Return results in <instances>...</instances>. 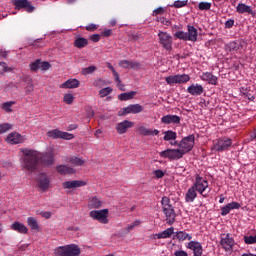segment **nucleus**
Listing matches in <instances>:
<instances>
[{"mask_svg":"<svg viewBox=\"0 0 256 256\" xmlns=\"http://www.w3.org/2000/svg\"><path fill=\"white\" fill-rule=\"evenodd\" d=\"M22 168L28 173H36L39 169V152L31 149L22 150Z\"/></svg>","mask_w":256,"mask_h":256,"instance_id":"obj_1","label":"nucleus"},{"mask_svg":"<svg viewBox=\"0 0 256 256\" xmlns=\"http://www.w3.org/2000/svg\"><path fill=\"white\" fill-rule=\"evenodd\" d=\"M169 203H171V200L168 197H162L161 205L163 213L166 217V223L168 225H173L175 223V217H177V215L175 214V209H173V206Z\"/></svg>","mask_w":256,"mask_h":256,"instance_id":"obj_2","label":"nucleus"},{"mask_svg":"<svg viewBox=\"0 0 256 256\" xmlns=\"http://www.w3.org/2000/svg\"><path fill=\"white\" fill-rule=\"evenodd\" d=\"M55 256H79L81 255V248L78 245L70 244L66 246H59L54 250Z\"/></svg>","mask_w":256,"mask_h":256,"instance_id":"obj_3","label":"nucleus"},{"mask_svg":"<svg viewBox=\"0 0 256 256\" xmlns=\"http://www.w3.org/2000/svg\"><path fill=\"white\" fill-rule=\"evenodd\" d=\"M89 215L92 219H94V221H98L103 225H107V223H109V209L92 210L90 211Z\"/></svg>","mask_w":256,"mask_h":256,"instance_id":"obj_4","label":"nucleus"},{"mask_svg":"<svg viewBox=\"0 0 256 256\" xmlns=\"http://www.w3.org/2000/svg\"><path fill=\"white\" fill-rule=\"evenodd\" d=\"M195 145V135H189L182 139L180 144L178 145L180 147V151L182 152V155H185L186 153H189L193 149Z\"/></svg>","mask_w":256,"mask_h":256,"instance_id":"obj_5","label":"nucleus"},{"mask_svg":"<svg viewBox=\"0 0 256 256\" xmlns=\"http://www.w3.org/2000/svg\"><path fill=\"white\" fill-rule=\"evenodd\" d=\"M195 191H198L199 194L202 195V197H207V194L209 191H207V187H209V183L206 180H203V178L197 176L196 181L192 186Z\"/></svg>","mask_w":256,"mask_h":256,"instance_id":"obj_6","label":"nucleus"},{"mask_svg":"<svg viewBox=\"0 0 256 256\" xmlns=\"http://www.w3.org/2000/svg\"><path fill=\"white\" fill-rule=\"evenodd\" d=\"M47 137H50V139H64L66 141H71L74 136L69 132H63L59 129H54L47 132Z\"/></svg>","mask_w":256,"mask_h":256,"instance_id":"obj_7","label":"nucleus"},{"mask_svg":"<svg viewBox=\"0 0 256 256\" xmlns=\"http://www.w3.org/2000/svg\"><path fill=\"white\" fill-rule=\"evenodd\" d=\"M12 4L18 11L21 9H26L27 13H33L35 11V7L31 5L29 0H12Z\"/></svg>","mask_w":256,"mask_h":256,"instance_id":"obj_8","label":"nucleus"},{"mask_svg":"<svg viewBox=\"0 0 256 256\" xmlns=\"http://www.w3.org/2000/svg\"><path fill=\"white\" fill-rule=\"evenodd\" d=\"M165 79L168 85H173V83H178V84L187 83V81H189L191 77H189V75L187 74H181V75L178 74L174 76H168Z\"/></svg>","mask_w":256,"mask_h":256,"instance_id":"obj_9","label":"nucleus"},{"mask_svg":"<svg viewBox=\"0 0 256 256\" xmlns=\"http://www.w3.org/2000/svg\"><path fill=\"white\" fill-rule=\"evenodd\" d=\"M39 161L42 165L49 167L55 163V155L53 152L39 153Z\"/></svg>","mask_w":256,"mask_h":256,"instance_id":"obj_10","label":"nucleus"},{"mask_svg":"<svg viewBox=\"0 0 256 256\" xmlns=\"http://www.w3.org/2000/svg\"><path fill=\"white\" fill-rule=\"evenodd\" d=\"M161 157L177 160L182 159L183 153L181 152V149H167L161 152Z\"/></svg>","mask_w":256,"mask_h":256,"instance_id":"obj_11","label":"nucleus"},{"mask_svg":"<svg viewBox=\"0 0 256 256\" xmlns=\"http://www.w3.org/2000/svg\"><path fill=\"white\" fill-rule=\"evenodd\" d=\"M143 111V106L139 104H131L122 109V111L118 112L119 117H123V115H129V113L137 114Z\"/></svg>","mask_w":256,"mask_h":256,"instance_id":"obj_12","label":"nucleus"},{"mask_svg":"<svg viewBox=\"0 0 256 256\" xmlns=\"http://www.w3.org/2000/svg\"><path fill=\"white\" fill-rule=\"evenodd\" d=\"M132 127H135V123L129 120H124L122 122H119L116 125V131L118 135H124V133H127L129 129H132Z\"/></svg>","mask_w":256,"mask_h":256,"instance_id":"obj_13","label":"nucleus"},{"mask_svg":"<svg viewBox=\"0 0 256 256\" xmlns=\"http://www.w3.org/2000/svg\"><path fill=\"white\" fill-rule=\"evenodd\" d=\"M37 183L41 191H47V189H49V186L51 185V179L48 177L47 174L40 173L38 175Z\"/></svg>","mask_w":256,"mask_h":256,"instance_id":"obj_14","label":"nucleus"},{"mask_svg":"<svg viewBox=\"0 0 256 256\" xmlns=\"http://www.w3.org/2000/svg\"><path fill=\"white\" fill-rule=\"evenodd\" d=\"M25 137H23L18 132H11L6 137V143H9L10 145H19V143H24Z\"/></svg>","mask_w":256,"mask_h":256,"instance_id":"obj_15","label":"nucleus"},{"mask_svg":"<svg viewBox=\"0 0 256 256\" xmlns=\"http://www.w3.org/2000/svg\"><path fill=\"white\" fill-rule=\"evenodd\" d=\"M232 145L231 139H220L213 146V151H227Z\"/></svg>","mask_w":256,"mask_h":256,"instance_id":"obj_16","label":"nucleus"},{"mask_svg":"<svg viewBox=\"0 0 256 256\" xmlns=\"http://www.w3.org/2000/svg\"><path fill=\"white\" fill-rule=\"evenodd\" d=\"M85 185H87V182L83 180H71L62 183L63 189H77L79 187H85Z\"/></svg>","mask_w":256,"mask_h":256,"instance_id":"obj_17","label":"nucleus"},{"mask_svg":"<svg viewBox=\"0 0 256 256\" xmlns=\"http://www.w3.org/2000/svg\"><path fill=\"white\" fill-rule=\"evenodd\" d=\"M161 44L166 51L171 52L173 50V41L171 40V36L167 35V33L161 32Z\"/></svg>","mask_w":256,"mask_h":256,"instance_id":"obj_18","label":"nucleus"},{"mask_svg":"<svg viewBox=\"0 0 256 256\" xmlns=\"http://www.w3.org/2000/svg\"><path fill=\"white\" fill-rule=\"evenodd\" d=\"M188 249H192L194 256L203 255V246L197 241H191L188 243Z\"/></svg>","mask_w":256,"mask_h":256,"instance_id":"obj_19","label":"nucleus"},{"mask_svg":"<svg viewBox=\"0 0 256 256\" xmlns=\"http://www.w3.org/2000/svg\"><path fill=\"white\" fill-rule=\"evenodd\" d=\"M161 122L165 123L166 125H171V123L177 125L181 123V117L177 115H166L161 118Z\"/></svg>","mask_w":256,"mask_h":256,"instance_id":"obj_20","label":"nucleus"},{"mask_svg":"<svg viewBox=\"0 0 256 256\" xmlns=\"http://www.w3.org/2000/svg\"><path fill=\"white\" fill-rule=\"evenodd\" d=\"M119 66L123 69H139L141 64L135 61L122 60L119 62Z\"/></svg>","mask_w":256,"mask_h":256,"instance_id":"obj_21","label":"nucleus"},{"mask_svg":"<svg viewBox=\"0 0 256 256\" xmlns=\"http://www.w3.org/2000/svg\"><path fill=\"white\" fill-rule=\"evenodd\" d=\"M81 83L77 79H68L60 85V89H77Z\"/></svg>","mask_w":256,"mask_h":256,"instance_id":"obj_22","label":"nucleus"},{"mask_svg":"<svg viewBox=\"0 0 256 256\" xmlns=\"http://www.w3.org/2000/svg\"><path fill=\"white\" fill-rule=\"evenodd\" d=\"M11 229L13 231H17V233H21L22 235H27V233L29 232L27 226L17 221L11 225Z\"/></svg>","mask_w":256,"mask_h":256,"instance_id":"obj_23","label":"nucleus"},{"mask_svg":"<svg viewBox=\"0 0 256 256\" xmlns=\"http://www.w3.org/2000/svg\"><path fill=\"white\" fill-rule=\"evenodd\" d=\"M220 244L225 251H231V249H233V245H235V240H233V238L229 237V234H227L226 237L221 240Z\"/></svg>","mask_w":256,"mask_h":256,"instance_id":"obj_24","label":"nucleus"},{"mask_svg":"<svg viewBox=\"0 0 256 256\" xmlns=\"http://www.w3.org/2000/svg\"><path fill=\"white\" fill-rule=\"evenodd\" d=\"M187 91L190 93V95L199 96L203 95L204 89L202 85L192 84L188 87Z\"/></svg>","mask_w":256,"mask_h":256,"instance_id":"obj_25","label":"nucleus"},{"mask_svg":"<svg viewBox=\"0 0 256 256\" xmlns=\"http://www.w3.org/2000/svg\"><path fill=\"white\" fill-rule=\"evenodd\" d=\"M240 208H241V204H239V202H231L226 206L222 207L221 215L223 216L229 215V213L231 212V209H240Z\"/></svg>","mask_w":256,"mask_h":256,"instance_id":"obj_26","label":"nucleus"},{"mask_svg":"<svg viewBox=\"0 0 256 256\" xmlns=\"http://www.w3.org/2000/svg\"><path fill=\"white\" fill-rule=\"evenodd\" d=\"M237 13H248L249 15H252V17H255L256 13L251 9L250 6L244 4V3H239L238 6L236 7Z\"/></svg>","mask_w":256,"mask_h":256,"instance_id":"obj_27","label":"nucleus"},{"mask_svg":"<svg viewBox=\"0 0 256 256\" xmlns=\"http://www.w3.org/2000/svg\"><path fill=\"white\" fill-rule=\"evenodd\" d=\"M56 171L60 175H73V173H75V169L67 165H58Z\"/></svg>","mask_w":256,"mask_h":256,"instance_id":"obj_28","label":"nucleus"},{"mask_svg":"<svg viewBox=\"0 0 256 256\" xmlns=\"http://www.w3.org/2000/svg\"><path fill=\"white\" fill-rule=\"evenodd\" d=\"M177 132H174L173 130H168L164 132V141H170V145H177Z\"/></svg>","mask_w":256,"mask_h":256,"instance_id":"obj_29","label":"nucleus"},{"mask_svg":"<svg viewBox=\"0 0 256 256\" xmlns=\"http://www.w3.org/2000/svg\"><path fill=\"white\" fill-rule=\"evenodd\" d=\"M138 132L140 135H144L146 137H151V135H159V130H151L145 126L138 127Z\"/></svg>","mask_w":256,"mask_h":256,"instance_id":"obj_30","label":"nucleus"},{"mask_svg":"<svg viewBox=\"0 0 256 256\" xmlns=\"http://www.w3.org/2000/svg\"><path fill=\"white\" fill-rule=\"evenodd\" d=\"M197 197V191L193 186L188 189L186 195H185V201L186 203H193L195 201V198Z\"/></svg>","mask_w":256,"mask_h":256,"instance_id":"obj_31","label":"nucleus"},{"mask_svg":"<svg viewBox=\"0 0 256 256\" xmlns=\"http://www.w3.org/2000/svg\"><path fill=\"white\" fill-rule=\"evenodd\" d=\"M202 81H208L210 85H217V77L212 73L206 72L201 76Z\"/></svg>","mask_w":256,"mask_h":256,"instance_id":"obj_32","label":"nucleus"},{"mask_svg":"<svg viewBox=\"0 0 256 256\" xmlns=\"http://www.w3.org/2000/svg\"><path fill=\"white\" fill-rule=\"evenodd\" d=\"M188 32L187 37L188 41H197V29L194 26L188 25L187 26Z\"/></svg>","mask_w":256,"mask_h":256,"instance_id":"obj_33","label":"nucleus"},{"mask_svg":"<svg viewBox=\"0 0 256 256\" xmlns=\"http://www.w3.org/2000/svg\"><path fill=\"white\" fill-rule=\"evenodd\" d=\"M27 225L30 227L32 231L39 232V222H37V219L33 217L27 218Z\"/></svg>","mask_w":256,"mask_h":256,"instance_id":"obj_34","label":"nucleus"},{"mask_svg":"<svg viewBox=\"0 0 256 256\" xmlns=\"http://www.w3.org/2000/svg\"><path fill=\"white\" fill-rule=\"evenodd\" d=\"M137 95V92L131 91V92H125L118 96L119 101H129L130 99H133Z\"/></svg>","mask_w":256,"mask_h":256,"instance_id":"obj_35","label":"nucleus"},{"mask_svg":"<svg viewBox=\"0 0 256 256\" xmlns=\"http://www.w3.org/2000/svg\"><path fill=\"white\" fill-rule=\"evenodd\" d=\"M89 41L86 38L80 37L74 41V47L77 49H83V47H87Z\"/></svg>","mask_w":256,"mask_h":256,"instance_id":"obj_36","label":"nucleus"},{"mask_svg":"<svg viewBox=\"0 0 256 256\" xmlns=\"http://www.w3.org/2000/svg\"><path fill=\"white\" fill-rule=\"evenodd\" d=\"M103 205V201H101L99 198L97 197H92L89 201V207L91 209H99V207H101Z\"/></svg>","mask_w":256,"mask_h":256,"instance_id":"obj_37","label":"nucleus"},{"mask_svg":"<svg viewBox=\"0 0 256 256\" xmlns=\"http://www.w3.org/2000/svg\"><path fill=\"white\" fill-rule=\"evenodd\" d=\"M174 238H177L178 241H185V239H188V241H191V239H192L191 235H189L183 231L177 232L176 235L174 236Z\"/></svg>","mask_w":256,"mask_h":256,"instance_id":"obj_38","label":"nucleus"},{"mask_svg":"<svg viewBox=\"0 0 256 256\" xmlns=\"http://www.w3.org/2000/svg\"><path fill=\"white\" fill-rule=\"evenodd\" d=\"M69 163H71V165H75L76 167H81V165L85 164V161L79 157L72 156L69 159Z\"/></svg>","mask_w":256,"mask_h":256,"instance_id":"obj_39","label":"nucleus"},{"mask_svg":"<svg viewBox=\"0 0 256 256\" xmlns=\"http://www.w3.org/2000/svg\"><path fill=\"white\" fill-rule=\"evenodd\" d=\"M174 231H175V228H173V227H170V228L164 230L161 233V238L162 239H167V238L171 237L173 235Z\"/></svg>","mask_w":256,"mask_h":256,"instance_id":"obj_40","label":"nucleus"},{"mask_svg":"<svg viewBox=\"0 0 256 256\" xmlns=\"http://www.w3.org/2000/svg\"><path fill=\"white\" fill-rule=\"evenodd\" d=\"M174 37L176 39H180L182 41H189V38L187 36V32H183V31H178L174 34Z\"/></svg>","mask_w":256,"mask_h":256,"instance_id":"obj_41","label":"nucleus"},{"mask_svg":"<svg viewBox=\"0 0 256 256\" xmlns=\"http://www.w3.org/2000/svg\"><path fill=\"white\" fill-rule=\"evenodd\" d=\"M13 105H15L14 101H10V102H5L2 104V109L3 111H5L6 113H11L13 110L11 109V107H13Z\"/></svg>","mask_w":256,"mask_h":256,"instance_id":"obj_42","label":"nucleus"},{"mask_svg":"<svg viewBox=\"0 0 256 256\" xmlns=\"http://www.w3.org/2000/svg\"><path fill=\"white\" fill-rule=\"evenodd\" d=\"M30 71L37 72L40 69V59L29 64Z\"/></svg>","mask_w":256,"mask_h":256,"instance_id":"obj_43","label":"nucleus"},{"mask_svg":"<svg viewBox=\"0 0 256 256\" xmlns=\"http://www.w3.org/2000/svg\"><path fill=\"white\" fill-rule=\"evenodd\" d=\"M12 126L9 123L0 124V135L3 133H7V131H11Z\"/></svg>","mask_w":256,"mask_h":256,"instance_id":"obj_44","label":"nucleus"},{"mask_svg":"<svg viewBox=\"0 0 256 256\" xmlns=\"http://www.w3.org/2000/svg\"><path fill=\"white\" fill-rule=\"evenodd\" d=\"M113 92V89L111 87L103 88L99 91L100 97H107V95H110V93Z\"/></svg>","mask_w":256,"mask_h":256,"instance_id":"obj_45","label":"nucleus"},{"mask_svg":"<svg viewBox=\"0 0 256 256\" xmlns=\"http://www.w3.org/2000/svg\"><path fill=\"white\" fill-rule=\"evenodd\" d=\"M244 242L246 245H255L256 235L255 236H244Z\"/></svg>","mask_w":256,"mask_h":256,"instance_id":"obj_46","label":"nucleus"},{"mask_svg":"<svg viewBox=\"0 0 256 256\" xmlns=\"http://www.w3.org/2000/svg\"><path fill=\"white\" fill-rule=\"evenodd\" d=\"M96 69L95 66L86 67L82 69V75H91V73H95Z\"/></svg>","mask_w":256,"mask_h":256,"instance_id":"obj_47","label":"nucleus"},{"mask_svg":"<svg viewBox=\"0 0 256 256\" xmlns=\"http://www.w3.org/2000/svg\"><path fill=\"white\" fill-rule=\"evenodd\" d=\"M198 7H199L200 11H209V9H211V3L200 2Z\"/></svg>","mask_w":256,"mask_h":256,"instance_id":"obj_48","label":"nucleus"},{"mask_svg":"<svg viewBox=\"0 0 256 256\" xmlns=\"http://www.w3.org/2000/svg\"><path fill=\"white\" fill-rule=\"evenodd\" d=\"M51 69V64L49 62H43L40 60V70L41 71H49Z\"/></svg>","mask_w":256,"mask_h":256,"instance_id":"obj_49","label":"nucleus"},{"mask_svg":"<svg viewBox=\"0 0 256 256\" xmlns=\"http://www.w3.org/2000/svg\"><path fill=\"white\" fill-rule=\"evenodd\" d=\"M74 100H75V97H73L72 94L64 95V103H66V105H71Z\"/></svg>","mask_w":256,"mask_h":256,"instance_id":"obj_50","label":"nucleus"},{"mask_svg":"<svg viewBox=\"0 0 256 256\" xmlns=\"http://www.w3.org/2000/svg\"><path fill=\"white\" fill-rule=\"evenodd\" d=\"M228 49H230V51H239V44H237V42H230Z\"/></svg>","mask_w":256,"mask_h":256,"instance_id":"obj_51","label":"nucleus"},{"mask_svg":"<svg viewBox=\"0 0 256 256\" xmlns=\"http://www.w3.org/2000/svg\"><path fill=\"white\" fill-rule=\"evenodd\" d=\"M185 5H187V1L177 0L174 2V7H176V9H180V7H185Z\"/></svg>","mask_w":256,"mask_h":256,"instance_id":"obj_52","label":"nucleus"},{"mask_svg":"<svg viewBox=\"0 0 256 256\" xmlns=\"http://www.w3.org/2000/svg\"><path fill=\"white\" fill-rule=\"evenodd\" d=\"M35 89V86L33 85V83L31 82L30 84H28L25 88V92L26 95H31L32 91Z\"/></svg>","mask_w":256,"mask_h":256,"instance_id":"obj_53","label":"nucleus"},{"mask_svg":"<svg viewBox=\"0 0 256 256\" xmlns=\"http://www.w3.org/2000/svg\"><path fill=\"white\" fill-rule=\"evenodd\" d=\"M241 93H243V95H245V97H247L250 101H253V99H255V97L251 96L247 89L242 88Z\"/></svg>","mask_w":256,"mask_h":256,"instance_id":"obj_54","label":"nucleus"},{"mask_svg":"<svg viewBox=\"0 0 256 256\" xmlns=\"http://www.w3.org/2000/svg\"><path fill=\"white\" fill-rule=\"evenodd\" d=\"M91 41H93V43H99V41H101V35L99 34H93L90 37Z\"/></svg>","mask_w":256,"mask_h":256,"instance_id":"obj_55","label":"nucleus"},{"mask_svg":"<svg viewBox=\"0 0 256 256\" xmlns=\"http://www.w3.org/2000/svg\"><path fill=\"white\" fill-rule=\"evenodd\" d=\"M233 25H235V20H233V19L227 20V21L225 22V27H226L227 29H231V27H233Z\"/></svg>","mask_w":256,"mask_h":256,"instance_id":"obj_56","label":"nucleus"},{"mask_svg":"<svg viewBox=\"0 0 256 256\" xmlns=\"http://www.w3.org/2000/svg\"><path fill=\"white\" fill-rule=\"evenodd\" d=\"M0 67L3 68V69H2L3 73H7V71H11V68H9V67L7 66V63H5V62H0Z\"/></svg>","mask_w":256,"mask_h":256,"instance_id":"obj_57","label":"nucleus"},{"mask_svg":"<svg viewBox=\"0 0 256 256\" xmlns=\"http://www.w3.org/2000/svg\"><path fill=\"white\" fill-rule=\"evenodd\" d=\"M113 31L111 29H106L102 32L103 37H111Z\"/></svg>","mask_w":256,"mask_h":256,"instance_id":"obj_58","label":"nucleus"},{"mask_svg":"<svg viewBox=\"0 0 256 256\" xmlns=\"http://www.w3.org/2000/svg\"><path fill=\"white\" fill-rule=\"evenodd\" d=\"M97 29V25L95 24H89L88 26H86V31H96Z\"/></svg>","mask_w":256,"mask_h":256,"instance_id":"obj_59","label":"nucleus"},{"mask_svg":"<svg viewBox=\"0 0 256 256\" xmlns=\"http://www.w3.org/2000/svg\"><path fill=\"white\" fill-rule=\"evenodd\" d=\"M114 77H115V81L116 83H118V85H121V79L119 78V73H117V71L112 72Z\"/></svg>","mask_w":256,"mask_h":256,"instance_id":"obj_60","label":"nucleus"},{"mask_svg":"<svg viewBox=\"0 0 256 256\" xmlns=\"http://www.w3.org/2000/svg\"><path fill=\"white\" fill-rule=\"evenodd\" d=\"M174 255H175V256H189V255L187 254V252H185V251H183V250L176 251V252L174 253Z\"/></svg>","mask_w":256,"mask_h":256,"instance_id":"obj_61","label":"nucleus"},{"mask_svg":"<svg viewBox=\"0 0 256 256\" xmlns=\"http://www.w3.org/2000/svg\"><path fill=\"white\" fill-rule=\"evenodd\" d=\"M161 24L166 25V27H169L171 25V20H167L166 18H162Z\"/></svg>","mask_w":256,"mask_h":256,"instance_id":"obj_62","label":"nucleus"},{"mask_svg":"<svg viewBox=\"0 0 256 256\" xmlns=\"http://www.w3.org/2000/svg\"><path fill=\"white\" fill-rule=\"evenodd\" d=\"M154 175L156 179H161V169L155 170Z\"/></svg>","mask_w":256,"mask_h":256,"instance_id":"obj_63","label":"nucleus"},{"mask_svg":"<svg viewBox=\"0 0 256 256\" xmlns=\"http://www.w3.org/2000/svg\"><path fill=\"white\" fill-rule=\"evenodd\" d=\"M0 56L3 57L4 59H6V57H7V51H5V50H0Z\"/></svg>","mask_w":256,"mask_h":256,"instance_id":"obj_64","label":"nucleus"}]
</instances>
